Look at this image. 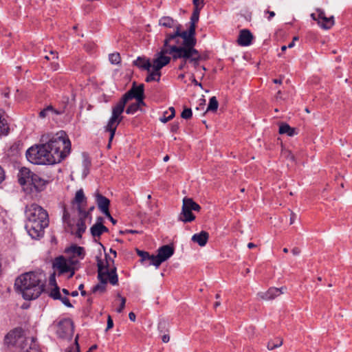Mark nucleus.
<instances>
[{
    "mask_svg": "<svg viewBox=\"0 0 352 352\" xmlns=\"http://www.w3.org/2000/svg\"><path fill=\"white\" fill-rule=\"evenodd\" d=\"M42 143L29 148L27 160L34 164H54L61 162L71 152V142L65 131L45 134L41 137Z\"/></svg>",
    "mask_w": 352,
    "mask_h": 352,
    "instance_id": "obj_1",
    "label": "nucleus"
},
{
    "mask_svg": "<svg viewBox=\"0 0 352 352\" xmlns=\"http://www.w3.org/2000/svg\"><path fill=\"white\" fill-rule=\"evenodd\" d=\"M25 216V228L29 235L34 239L43 236L44 229L49 225L47 211L38 204H32L26 208Z\"/></svg>",
    "mask_w": 352,
    "mask_h": 352,
    "instance_id": "obj_2",
    "label": "nucleus"
},
{
    "mask_svg": "<svg viewBox=\"0 0 352 352\" xmlns=\"http://www.w3.org/2000/svg\"><path fill=\"white\" fill-rule=\"evenodd\" d=\"M41 276V274L32 272L21 275L14 283L16 290L22 294L25 300L37 298L44 291L45 287V283Z\"/></svg>",
    "mask_w": 352,
    "mask_h": 352,
    "instance_id": "obj_3",
    "label": "nucleus"
},
{
    "mask_svg": "<svg viewBox=\"0 0 352 352\" xmlns=\"http://www.w3.org/2000/svg\"><path fill=\"white\" fill-rule=\"evenodd\" d=\"M180 26L178 24L176 27V31L173 34H167L164 40L166 46L171 41H175V44L170 45L172 50L176 51L175 56L188 54L195 49V47L197 44L196 30L189 28L188 30L181 32Z\"/></svg>",
    "mask_w": 352,
    "mask_h": 352,
    "instance_id": "obj_4",
    "label": "nucleus"
},
{
    "mask_svg": "<svg viewBox=\"0 0 352 352\" xmlns=\"http://www.w3.org/2000/svg\"><path fill=\"white\" fill-rule=\"evenodd\" d=\"M104 257L107 261L106 265L104 264L102 259L97 257L98 279L100 281V283L96 285L92 288L93 293H96L97 292H100L102 293L104 292L106 290V284L108 280L113 285H118V276L116 272V267H113L111 270L109 269L110 262L113 263L114 260L111 259L109 255L107 253H105Z\"/></svg>",
    "mask_w": 352,
    "mask_h": 352,
    "instance_id": "obj_5",
    "label": "nucleus"
},
{
    "mask_svg": "<svg viewBox=\"0 0 352 352\" xmlns=\"http://www.w3.org/2000/svg\"><path fill=\"white\" fill-rule=\"evenodd\" d=\"M35 340L34 338H31V343L29 347L25 349L28 340L24 336V331L21 327H16L6 334L4 341L8 345L20 348L22 350L21 352H40Z\"/></svg>",
    "mask_w": 352,
    "mask_h": 352,
    "instance_id": "obj_6",
    "label": "nucleus"
},
{
    "mask_svg": "<svg viewBox=\"0 0 352 352\" xmlns=\"http://www.w3.org/2000/svg\"><path fill=\"white\" fill-rule=\"evenodd\" d=\"M18 177L19 183L23 186L25 190L30 192H41L47 184L46 180L25 167L20 169Z\"/></svg>",
    "mask_w": 352,
    "mask_h": 352,
    "instance_id": "obj_7",
    "label": "nucleus"
},
{
    "mask_svg": "<svg viewBox=\"0 0 352 352\" xmlns=\"http://www.w3.org/2000/svg\"><path fill=\"white\" fill-rule=\"evenodd\" d=\"M166 54H170L173 60H174V56L176 54V51L172 50V47L170 44H167L166 46L164 41L163 47L158 53L156 54V58L153 60L152 67L154 70L160 72V69L162 67L170 63L171 58L166 56Z\"/></svg>",
    "mask_w": 352,
    "mask_h": 352,
    "instance_id": "obj_8",
    "label": "nucleus"
},
{
    "mask_svg": "<svg viewBox=\"0 0 352 352\" xmlns=\"http://www.w3.org/2000/svg\"><path fill=\"white\" fill-rule=\"evenodd\" d=\"M144 84L136 85V82H133L131 88L122 96L117 104L124 109L126 102L133 98H135L139 102L143 103L144 98Z\"/></svg>",
    "mask_w": 352,
    "mask_h": 352,
    "instance_id": "obj_9",
    "label": "nucleus"
},
{
    "mask_svg": "<svg viewBox=\"0 0 352 352\" xmlns=\"http://www.w3.org/2000/svg\"><path fill=\"white\" fill-rule=\"evenodd\" d=\"M201 209L200 206L195 202L191 198H184L183 199V205L182 212L179 216V220L187 223L191 222L195 219V216L192 211L199 212Z\"/></svg>",
    "mask_w": 352,
    "mask_h": 352,
    "instance_id": "obj_10",
    "label": "nucleus"
},
{
    "mask_svg": "<svg viewBox=\"0 0 352 352\" xmlns=\"http://www.w3.org/2000/svg\"><path fill=\"white\" fill-rule=\"evenodd\" d=\"M95 207L93 206L89 208L88 210H85L81 206H78V212L80 215L76 222V232L75 233L76 237L81 239L82 234L85 232L87 226L85 224V220L89 217H91V212L94 210Z\"/></svg>",
    "mask_w": 352,
    "mask_h": 352,
    "instance_id": "obj_11",
    "label": "nucleus"
},
{
    "mask_svg": "<svg viewBox=\"0 0 352 352\" xmlns=\"http://www.w3.org/2000/svg\"><path fill=\"white\" fill-rule=\"evenodd\" d=\"M74 333V324L71 319L61 320L57 325L56 334L62 339L71 340Z\"/></svg>",
    "mask_w": 352,
    "mask_h": 352,
    "instance_id": "obj_12",
    "label": "nucleus"
},
{
    "mask_svg": "<svg viewBox=\"0 0 352 352\" xmlns=\"http://www.w3.org/2000/svg\"><path fill=\"white\" fill-rule=\"evenodd\" d=\"M124 110L123 107H121L118 104L113 107L111 117L105 126L106 131L112 132L113 134H115L117 126L122 121V117H121L120 115Z\"/></svg>",
    "mask_w": 352,
    "mask_h": 352,
    "instance_id": "obj_13",
    "label": "nucleus"
},
{
    "mask_svg": "<svg viewBox=\"0 0 352 352\" xmlns=\"http://www.w3.org/2000/svg\"><path fill=\"white\" fill-rule=\"evenodd\" d=\"M53 267L58 270L60 274L71 272L70 277L74 274L72 267L67 263V261L63 256L56 258L53 262Z\"/></svg>",
    "mask_w": 352,
    "mask_h": 352,
    "instance_id": "obj_14",
    "label": "nucleus"
},
{
    "mask_svg": "<svg viewBox=\"0 0 352 352\" xmlns=\"http://www.w3.org/2000/svg\"><path fill=\"white\" fill-rule=\"evenodd\" d=\"M96 203L98 209L104 214L109 215L110 200L97 190L94 193Z\"/></svg>",
    "mask_w": 352,
    "mask_h": 352,
    "instance_id": "obj_15",
    "label": "nucleus"
},
{
    "mask_svg": "<svg viewBox=\"0 0 352 352\" xmlns=\"http://www.w3.org/2000/svg\"><path fill=\"white\" fill-rule=\"evenodd\" d=\"M177 58H184L188 60V63L192 64L195 68H197L199 65V61L201 59V55L198 50L196 49L192 50L190 52L187 54H179L174 56V60H177Z\"/></svg>",
    "mask_w": 352,
    "mask_h": 352,
    "instance_id": "obj_16",
    "label": "nucleus"
},
{
    "mask_svg": "<svg viewBox=\"0 0 352 352\" xmlns=\"http://www.w3.org/2000/svg\"><path fill=\"white\" fill-rule=\"evenodd\" d=\"M174 248L169 245H162L157 250L158 263H163L171 257L174 254Z\"/></svg>",
    "mask_w": 352,
    "mask_h": 352,
    "instance_id": "obj_17",
    "label": "nucleus"
},
{
    "mask_svg": "<svg viewBox=\"0 0 352 352\" xmlns=\"http://www.w3.org/2000/svg\"><path fill=\"white\" fill-rule=\"evenodd\" d=\"M286 287H282L280 288L270 287L265 292H261L258 296L263 300H273L284 293Z\"/></svg>",
    "mask_w": 352,
    "mask_h": 352,
    "instance_id": "obj_18",
    "label": "nucleus"
},
{
    "mask_svg": "<svg viewBox=\"0 0 352 352\" xmlns=\"http://www.w3.org/2000/svg\"><path fill=\"white\" fill-rule=\"evenodd\" d=\"M253 35L248 29H243L240 31L237 43L241 46H249L252 43Z\"/></svg>",
    "mask_w": 352,
    "mask_h": 352,
    "instance_id": "obj_19",
    "label": "nucleus"
},
{
    "mask_svg": "<svg viewBox=\"0 0 352 352\" xmlns=\"http://www.w3.org/2000/svg\"><path fill=\"white\" fill-rule=\"evenodd\" d=\"M209 238V234L206 231H201L199 233L195 234L191 240L193 242L197 243L199 245L203 247L206 245Z\"/></svg>",
    "mask_w": 352,
    "mask_h": 352,
    "instance_id": "obj_20",
    "label": "nucleus"
},
{
    "mask_svg": "<svg viewBox=\"0 0 352 352\" xmlns=\"http://www.w3.org/2000/svg\"><path fill=\"white\" fill-rule=\"evenodd\" d=\"M133 65L138 68L143 70H146L148 72L152 67V64L149 59L140 56L138 57L137 59L133 61Z\"/></svg>",
    "mask_w": 352,
    "mask_h": 352,
    "instance_id": "obj_21",
    "label": "nucleus"
},
{
    "mask_svg": "<svg viewBox=\"0 0 352 352\" xmlns=\"http://www.w3.org/2000/svg\"><path fill=\"white\" fill-rule=\"evenodd\" d=\"M63 112V110H58L54 109L52 105H49L39 112L38 116L41 118H45L50 115H61Z\"/></svg>",
    "mask_w": 352,
    "mask_h": 352,
    "instance_id": "obj_22",
    "label": "nucleus"
},
{
    "mask_svg": "<svg viewBox=\"0 0 352 352\" xmlns=\"http://www.w3.org/2000/svg\"><path fill=\"white\" fill-rule=\"evenodd\" d=\"M278 132L280 134H287L290 137L294 136L298 133L296 129L292 128L288 124L284 122L280 124Z\"/></svg>",
    "mask_w": 352,
    "mask_h": 352,
    "instance_id": "obj_23",
    "label": "nucleus"
},
{
    "mask_svg": "<svg viewBox=\"0 0 352 352\" xmlns=\"http://www.w3.org/2000/svg\"><path fill=\"white\" fill-rule=\"evenodd\" d=\"M66 252L72 253L74 256H78L81 258H83L85 255L84 248L78 246L76 245H72L67 248Z\"/></svg>",
    "mask_w": 352,
    "mask_h": 352,
    "instance_id": "obj_24",
    "label": "nucleus"
},
{
    "mask_svg": "<svg viewBox=\"0 0 352 352\" xmlns=\"http://www.w3.org/2000/svg\"><path fill=\"white\" fill-rule=\"evenodd\" d=\"M87 198L85 195L84 191L82 188L76 191L73 203H76L78 206H81L84 201H86Z\"/></svg>",
    "mask_w": 352,
    "mask_h": 352,
    "instance_id": "obj_25",
    "label": "nucleus"
},
{
    "mask_svg": "<svg viewBox=\"0 0 352 352\" xmlns=\"http://www.w3.org/2000/svg\"><path fill=\"white\" fill-rule=\"evenodd\" d=\"M145 102L143 103L139 102V101L136 100L135 102L131 104L126 109V113L127 114H134L139 109H140L141 106H144Z\"/></svg>",
    "mask_w": 352,
    "mask_h": 352,
    "instance_id": "obj_26",
    "label": "nucleus"
},
{
    "mask_svg": "<svg viewBox=\"0 0 352 352\" xmlns=\"http://www.w3.org/2000/svg\"><path fill=\"white\" fill-rule=\"evenodd\" d=\"M9 131V126L7 120L3 118L2 113L0 111V135H7Z\"/></svg>",
    "mask_w": 352,
    "mask_h": 352,
    "instance_id": "obj_27",
    "label": "nucleus"
},
{
    "mask_svg": "<svg viewBox=\"0 0 352 352\" xmlns=\"http://www.w3.org/2000/svg\"><path fill=\"white\" fill-rule=\"evenodd\" d=\"M161 72L157 70H154L148 74L145 80L147 82L152 81L159 82L160 80Z\"/></svg>",
    "mask_w": 352,
    "mask_h": 352,
    "instance_id": "obj_28",
    "label": "nucleus"
},
{
    "mask_svg": "<svg viewBox=\"0 0 352 352\" xmlns=\"http://www.w3.org/2000/svg\"><path fill=\"white\" fill-rule=\"evenodd\" d=\"M319 25L324 29H330L334 25L333 16L323 18V20H322Z\"/></svg>",
    "mask_w": 352,
    "mask_h": 352,
    "instance_id": "obj_29",
    "label": "nucleus"
},
{
    "mask_svg": "<svg viewBox=\"0 0 352 352\" xmlns=\"http://www.w3.org/2000/svg\"><path fill=\"white\" fill-rule=\"evenodd\" d=\"M218 107L219 102L217 100V98L215 96H212L209 100V103L206 111L215 112L217 111Z\"/></svg>",
    "mask_w": 352,
    "mask_h": 352,
    "instance_id": "obj_30",
    "label": "nucleus"
},
{
    "mask_svg": "<svg viewBox=\"0 0 352 352\" xmlns=\"http://www.w3.org/2000/svg\"><path fill=\"white\" fill-rule=\"evenodd\" d=\"M174 20L170 16H163L159 21L160 25L169 28L174 26Z\"/></svg>",
    "mask_w": 352,
    "mask_h": 352,
    "instance_id": "obj_31",
    "label": "nucleus"
},
{
    "mask_svg": "<svg viewBox=\"0 0 352 352\" xmlns=\"http://www.w3.org/2000/svg\"><path fill=\"white\" fill-rule=\"evenodd\" d=\"M200 12L197 10H193L190 21V27L192 29H195L196 30V23L198 22L199 19Z\"/></svg>",
    "mask_w": 352,
    "mask_h": 352,
    "instance_id": "obj_32",
    "label": "nucleus"
},
{
    "mask_svg": "<svg viewBox=\"0 0 352 352\" xmlns=\"http://www.w3.org/2000/svg\"><path fill=\"white\" fill-rule=\"evenodd\" d=\"M282 344L283 340L280 338H276L275 340L269 341L267 347L269 350H273L276 348L280 346Z\"/></svg>",
    "mask_w": 352,
    "mask_h": 352,
    "instance_id": "obj_33",
    "label": "nucleus"
},
{
    "mask_svg": "<svg viewBox=\"0 0 352 352\" xmlns=\"http://www.w3.org/2000/svg\"><path fill=\"white\" fill-rule=\"evenodd\" d=\"M109 60L113 65H118L121 62V57L119 53H112L109 55Z\"/></svg>",
    "mask_w": 352,
    "mask_h": 352,
    "instance_id": "obj_34",
    "label": "nucleus"
},
{
    "mask_svg": "<svg viewBox=\"0 0 352 352\" xmlns=\"http://www.w3.org/2000/svg\"><path fill=\"white\" fill-rule=\"evenodd\" d=\"M311 18L315 20L318 21V23H320L322 20H323V18L326 17L325 13L323 10L318 9L317 10V14L313 13L311 14Z\"/></svg>",
    "mask_w": 352,
    "mask_h": 352,
    "instance_id": "obj_35",
    "label": "nucleus"
},
{
    "mask_svg": "<svg viewBox=\"0 0 352 352\" xmlns=\"http://www.w3.org/2000/svg\"><path fill=\"white\" fill-rule=\"evenodd\" d=\"M159 260L157 255H148L147 261H148V265H154L156 268H158L162 263H158Z\"/></svg>",
    "mask_w": 352,
    "mask_h": 352,
    "instance_id": "obj_36",
    "label": "nucleus"
},
{
    "mask_svg": "<svg viewBox=\"0 0 352 352\" xmlns=\"http://www.w3.org/2000/svg\"><path fill=\"white\" fill-rule=\"evenodd\" d=\"M91 234L94 237H100L102 235L100 225L98 222H96L94 225L91 227Z\"/></svg>",
    "mask_w": 352,
    "mask_h": 352,
    "instance_id": "obj_37",
    "label": "nucleus"
},
{
    "mask_svg": "<svg viewBox=\"0 0 352 352\" xmlns=\"http://www.w3.org/2000/svg\"><path fill=\"white\" fill-rule=\"evenodd\" d=\"M49 296L54 300H59L61 298L62 296L60 293V288L57 285H56V287L52 289Z\"/></svg>",
    "mask_w": 352,
    "mask_h": 352,
    "instance_id": "obj_38",
    "label": "nucleus"
},
{
    "mask_svg": "<svg viewBox=\"0 0 352 352\" xmlns=\"http://www.w3.org/2000/svg\"><path fill=\"white\" fill-rule=\"evenodd\" d=\"M192 4L194 6L193 10L201 12L205 5V2L204 0H192Z\"/></svg>",
    "mask_w": 352,
    "mask_h": 352,
    "instance_id": "obj_39",
    "label": "nucleus"
},
{
    "mask_svg": "<svg viewBox=\"0 0 352 352\" xmlns=\"http://www.w3.org/2000/svg\"><path fill=\"white\" fill-rule=\"evenodd\" d=\"M192 116V110L190 108H185L181 113V117L186 120L190 119Z\"/></svg>",
    "mask_w": 352,
    "mask_h": 352,
    "instance_id": "obj_40",
    "label": "nucleus"
},
{
    "mask_svg": "<svg viewBox=\"0 0 352 352\" xmlns=\"http://www.w3.org/2000/svg\"><path fill=\"white\" fill-rule=\"evenodd\" d=\"M137 254L141 258V262L147 261V258H148L149 253L148 252H145L143 250H140L137 249Z\"/></svg>",
    "mask_w": 352,
    "mask_h": 352,
    "instance_id": "obj_41",
    "label": "nucleus"
},
{
    "mask_svg": "<svg viewBox=\"0 0 352 352\" xmlns=\"http://www.w3.org/2000/svg\"><path fill=\"white\" fill-rule=\"evenodd\" d=\"M65 224L66 225V230L67 232H70L72 234L75 235L76 230H75L74 226V223L72 222V220L65 223Z\"/></svg>",
    "mask_w": 352,
    "mask_h": 352,
    "instance_id": "obj_42",
    "label": "nucleus"
},
{
    "mask_svg": "<svg viewBox=\"0 0 352 352\" xmlns=\"http://www.w3.org/2000/svg\"><path fill=\"white\" fill-rule=\"evenodd\" d=\"M118 297L120 298V305L118 308H117L116 311L118 313H121L125 307L126 298L124 297H122L120 294H118Z\"/></svg>",
    "mask_w": 352,
    "mask_h": 352,
    "instance_id": "obj_43",
    "label": "nucleus"
},
{
    "mask_svg": "<svg viewBox=\"0 0 352 352\" xmlns=\"http://www.w3.org/2000/svg\"><path fill=\"white\" fill-rule=\"evenodd\" d=\"M169 111L171 112L170 114L167 117V118H164L162 120V122L163 123H166L167 122H168L169 120H172L174 116H175V109L173 107H170L169 108Z\"/></svg>",
    "mask_w": 352,
    "mask_h": 352,
    "instance_id": "obj_44",
    "label": "nucleus"
},
{
    "mask_svg": "<svg viewBox=\"0 0 352 352\" xmlns=\"http://www.w3.org/2000/svg\"><path fill=\"white\" fill-rule=\"evenodd\" d=\"M177 59L182 60L180 65L178 66V69L183 70L184 69H185L187 67V63H188V60L184 58H177Z\"/></svg>",
    "mask_w": 352,
    "mask_h": 352,
    "instance_id": "obj_45",
    "label": "nucleus"
},
{
    "mask_svg": "<svg viewBox=\"0 0 352 352\" xmlns=\"http://www.w3.org/2000/svg\"><path fill=\"white\" fill-rule=\"evenodd\" d=\"M63 305H65L66 307H72V305L71 304L68 298L67 297H62L61 296V298L59 299Z\"/></svg>",
    "mask_w": 352,
    "mask_h": 352,
    "instance_id": "obj_46",
    "label": "nucleus"
},
{
    "mask_svg": "<svg viewBox=\"0 0 352 352\" xmlns=\"http://www.w3.org/2000/svg\"><path fill=\"white\" fill-rule=\"evenodd\" d=\"M71 220L70 219V214L65 209L64 210V212H63V223H66L67 221H69Z\"/></svg>",
    "mask_w": 352,
    "mask_h": 352,
    "instance_id": "obj_47",
    "label": "nucleus"
},
{
    "mask_svg": "<svg viewBox=\"0 0 352 352\" xmlns=\"http://www.w3.org/2000/svg\"><path fill=\"white\" fill-rule=\"evenodd\" d=\"M113 327V322L111 317L109 315L107 318V325L106 328V331L111 329Z\"/></svg>",
    "mask_w": 352,
    "mask_h": 352,
    "instance_id": "obj_48",
    "label": "nucleus"
},
{
    "mask_svg": "<svg viewBox=\"0 0 352 352\" xmlns=\"http://www.w3.org/2000/svg\"><path fill=\"white\" fill-rule=\"evenodd\" d=\"M6 178L5 171L3 168L0 166V184L3 182V181Z\"/></svg>",
    "mask_w": 352,
    "mask_h": 352,
    "instance_id": "obj_49",
    "label": "nucleus"
},
{
    "mask_svg": "<svg viewBox=\"0 0 352 352\" xmlns=\"http://www.w3.org/2000/svg\"><path fill=\"white\" fill-rule=\"evenodd\" d=\"M166 324H167L165 320L160 321L158 324V329L162 331V329L166 328Z\"/></svg>",
    "mask_w": 352,
    "mask_h": 352,
    "instance_id": "obj_50",
    "label": "nucleus"
},
{
    "mask_svg": "<svg viewBox=\"0 0 352 352\" xmlns=\"http://www.w3.org/2000/svg\"><path fill=\"white\" fill-rule=\"evenodd\" d=\"M50 284L52 285H54L56 287V278H55V273H53L51 274L50 277Z\"/></svg>",
    "mask_w": 352,
    "mask_h": 352,
    "instance_id": "obj_51",
    "label": "nucleus"
},
{
    "mask_svg": "<svg viewBox=\"0 0 352 352\" xmlns=\"http://www.w3.org/2000/svg\"><path fill=\"white\" fill-rule=\"evenodd\" d=\"M50 54L52 56V58H51L50 56H45V58L47 60H50L51 58H58L57 52L55 51H50Z\"/></svg>",
    "mask_w": 352,
    "mask_h": 352,
    "instance_id": "obj_52",
    "label": "nucleus"
},
{
    "mask_svg": "<svg viewBox=\"0 0 352 352\" xmlns=\"http://www.w3.org/2000/svg\"><path fill=\"white\" fill-rule=\"evenodd\" d=\"M100 228V230L102 234L104 232H107L109 231L108 228L104 226L101 222H98Z\"/></svg>",
    "mask_w": 352,
    "mask_h": 352,
    "instance_id": "obj_53",
    "label": "nucleus"
},
{
    "mask_svg": "<svg viewBox=\"0 0 352 352\" xmlns=\"http://www.w3.org/2000/svg\"><path fill=\"white\" fill-rule=\"evenodd\" d=\"M84 288V285L83 284H80L79 286H78V289L80 291V294L82 296H85L87 295V293L83 289Z\"/></svg>",
    "mask_w": 352,
    "mask_h": 352,
    "instance_id": "obj_54",
    "label": "nucleus"
},
{
    "mask_svg": "<svg viewBox=\"0 0 352 352\" xmlns=\"http://www.w3.org/2000/svg\"><path fill=\"white\" fill-rule=\"evenodd\" d=\"M162 341L164 342V343H166L169 341L170 340V336L168 334H164L162 336Z\"/></svg>",
    "mask_w": 352,
    "mask_h": 352,
    "instance_id": "obj_55",
    "label": "nucleus"
},
{
    "mask_svg": "<svg viewBox=\"0 0 352 352\" xmlns=\"http://www.w3.org/2000/svg\"><path fill=\"white\" fill-rule=\"evenodd\" d=\"M292 252L294 255L297 256L300 254V250L298 248H294L292 250Z\"/></svg>",
    "mask_w": 352,
    "mask_h": 352,
    "instance_id": "obj_56",
    "label": "nucleus"
},
{
    "mask_svg": "<svg viewBox=\"0 0 352 352\" xmlns=\"http://www.w3.org/2000/svg\"><path fill=\"white\" fill-rule=\"evenodd\" d=\"M297 216L296 214H294V212H292L291 213V217H290V224H293L295 221V219H296Z\"/></svg>",
    "mask_w": 352,
    "mask_h": 352,
    "instance_id": "obj_57",
    "label": "nucleus"
},
{
    "mask_svg": "<svg viewBox=\"0 0 352 352\" xmlns=\"http://www.w3.org/2000/svg\"><path fill=\"white\" fill-rule=\"evenodd\" d=\"M83 164L85 166V169H88L89 166H90L91 164V162L89 160L87 159H85L84 161H83Z\"/></svg>",
    "mask_w": 352,
    "mask_h": 352,
    "instance_id": "obj_58",
    "label": "nucleus"
},
{
    "mask_svg": "<svg viewBox=\"0 0 352 352\" xmlns=\"http://www.w3.org/2000/svg\"><path fill=\"white\" fill-rule=\"evenodd\" d=\"M266 12L269 14L268 20L270 21L272 17L275 16V12L273 11L267 10Z\"/></svg>",
    "mask_w": 352,
    "mask_h": 352,
    "instance_id": "obj_59",
    "label": "nucleus"
},
{
    "mask_svg": "<svg viewBox=\"0 0 352 352\" xmlns=\"http://www.w3.org/2000/svg\"><path fill=\"white\" fill-rule=\"evenodd\" d=\"M120 233L121 234H124V233L134 234V233H138V231L137 230H126L124 231H120Z\"/></svg>",
    "mask_w": 352,
    "mask_h": 352,
    "instance_id": "obj_60",
    "label": "nucleus"
},
{
    "mask_svg": "<svg viewBox=\"0 0 352 352\" xmlns=\"http://www.w3.org/2000/svg\"><path fill=\"white\" fill-rule=\"evenodd\" d=\"M129 318L131 321H135L136 316L133 312H130L129 314Z\"/></svg>",
    "mask_w": 352,
    "mask_h": 352,
    "instance_id": "obj_61",
    "label": "nucleus"
},
{
    "mask_svg": "<svg viewBox=\"0 0 352 352\" xmlns=\"http://www.w3.org/2000/svg\"><path fill=\"white\" fill-rule=\"evenodd\" d=\"M105 216L109 219V220L112 222L113 224L116 223V221L111 217L110 213H109V215L107 214Z\"/></svg>",
    "mask_w": 352,
    "mask_h": 352,
    "instance_id": "obj_62",
    "label": "nucleus"
},
{
    "mask_svg": "<svg viewBox=\"0 0 352 352\" xmlns=\"http://www.w3.org/2000/svg\"><path fill=\"white\" fill-rule=\"evenodd\" d=\"M110 133V135H109V145H108V147H110V143L112 141L115 134H113L112 132H109Z\"/></svg>",
    "mask_w": 352,
    "mask_h": 352,
    "instance_id": "obj_63",
    "label": "nucleus"
},
{
    "mask_svg": "<svg viewBox=\"0 0 352 352\" xmlns=\"http://www.w3.org/2000/svg\"><path fill=\"white\" fill-rule=\"evenodd\" d=\"M192 82L194 85H198V86H199V87H201V83H199V82H198L197 81V80H196L194 77H193V78H192Z\"/></svg>",
    "mask_w": 352,
    "mask_h": 352,
    "instance_id": "obj_64",
    "label": "nucleus"
}]
</instances>
